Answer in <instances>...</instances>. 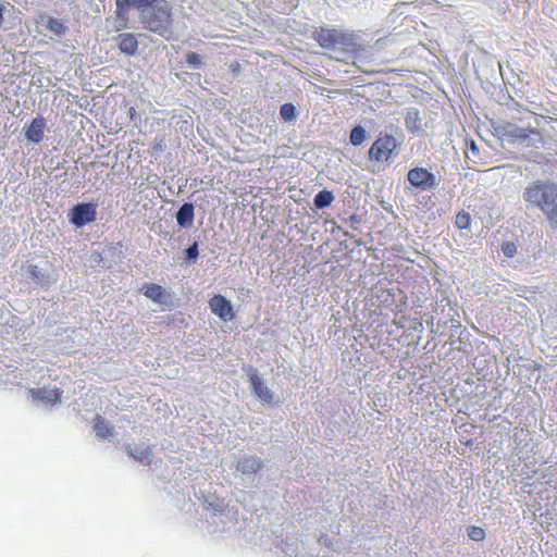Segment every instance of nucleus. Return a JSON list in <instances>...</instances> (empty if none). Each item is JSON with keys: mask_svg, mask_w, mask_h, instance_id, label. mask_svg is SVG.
Wrapping results in <instances>:
<instances>
[{"mask_svg": "<svg viewBox=\"0 0 557 557\" xmlns=\"http://www.w3.org/2000/svg\"><path fill=\"white\" fill-rule=\"evenodd\" d=\"M94 430L96 432L97 437L101 440H107L114 433V428L100 417H97Z\"/></svg>", "mask_w": 557, "mask_h": 557, "instance_id": "obj_20", "label": "nucleus"}, {"mask_svg": "<svg viewBox=\"0 0 557 557\" xmlns=\"http://www.w3.org/2000/svg\"><path fill=\"white\" fill-rule=\"evenodd\" d=\"M137 9L140 10V18L145 28L165 39L172 36L171 5L166 0H160Z\"/></svg>", "mask_w": 557, "mask_h": 557, "instance_id": "obj_1", "label": "nucleus"}, {"mask_svg": "<svg viewBox=\"0 0 557 557\" xmlns=\"http://www.w3.org/2000/svg\"><path fill=\"white\" fill-rule=\"evenodd\" d=\"M313 39L324 49H333L336 47H352L355 38L351 34L343 30L321 27L313 33Z\"/></svg>", "mask_w": 557, "mask_h": 557, "instance_id": "obj_4", "label": "nucleus"}, {"mask_svg": "<svg viewBox=\"0 0 557 557\" xmlns=\"http://www.w3.org/2000/svg\"><path fill=\"white\" fill-rule=\"evenodd\" d=\"M405 124L407 129L412 133H419L422 131V121L420 117V111L417 108H409L405 115Z\"/></svg>", "mask_w": 557, "mask_h": 557, "instance_id": "obj_19", "label": "nucleus"}, {"mask_svg": "<svg viewBox=\"0 0 557 557\" xmlns=\"http://www.w3.org/2000/svg\"><path fill=\"white\" fill-rule=\"evenodd\" d=\"M209 306L211 311L223 321H231L234 318L231 301L222 295L213 296L209 301Z\"/></svg>", "mask_w": 557, "mask_h": 557, "instance_id": "obj_12", "label": "nucleus"}, {"mask_svg": "<svg viewBox=\"0 0 557 557\" xmlns=\"http://www.w3.org/2000/svg\"><path fill=\"white\" fill-rule=\"evenodd\" d=\"M468 535L472 541L481 542L485 537V531L480 527H470Z\"/></svg>", "mask_w": 557, "mask_h": 557, "instance_id": "obj_28", "label": "nucleus"}, {"mask_svg": "<svg viewBox=\"0 0 557 557\" xmlns=\"http://www.w3.org/2000/svg\"><path fill=\"white\" fill-rule=\"evenodd\" d=\"M29 395L34 400L39 401L45 406H52L60 400L62 391L57 387L32 388L29 389Z\"/></svg>", "mask_w": 557, "mask_h": 557, "instance_id": "obj_13", "label": "nucleus"}, {"mask_svg": "<svg viewBox=\"0 0 557 557\" xmlns=\"http://www.w3.org/2000/svg\"><path fill=\"white\" fill-rule=\"evenodd\" d=\"M141 290L147 298L159 305H166L171 298V295L157 284H145Z\"/></svg>", "mask_w": 557, "mask_h": 557, "instance_id": "obj_16", "label": "nucleus"}, {"mask_svg": "<svg viewBox=\"0 0 557 557\" xmlns=\"http://www.w3.org/2000/svg\"><path fill=\"white\" fill-rule=\"evenodd\" d=\"M97 218V205L94 202H78L69 211V222L75 228H82L94 222Z\"/></svg>", "mask_w": 557, "mask_h": 557, "instance_id": "obj_6", "label": "nucleus"}, {"mask_svg": "<svg viewBox=\"0 0 557 557\" xmlns=\"http://www.w3.org/2000/svg\"><path fill=\"white\" fill-rule=\"evenodd\" d=\"M280 114H281V117L284 121L292 122V121H295L297 119L298 111H297L296 107L293 103L287 102V103H284V104L281 106Z\"/></svg>", "mask_w": 557, "mask_h": 557, "instance_id": "obj_23", "label": "nucleus"}, {"mask_svg": "<svg viewBox=\"0 0 557 557\" xmlns=\"http://www.w3.org/2000/svg\"><path fill=\"white\" fill-rule=\"evenodd\" d=\"M176 222L182 228H189L193 226L195 219V206L193 202H184L176 214Z\"/></svg>", "mask_w": 557, "mask_h": 557, "instance_id": "obj_17", "label": "nucleus"}, {"mask_svg": "<svg viewBox=\"0 0 557 557\" xmlns=\"http://www.w3.org/2000/svg\"><path fill=\"white\" fill-rule=\"evenodd\" d=\"M344 236L347 237V238H352L354 237V234L349 233V232H345L344 233Z\"/></svg>", "mask_w": 557, "mask_h": 557, "instance_id": "obj_35", "label": "nucleus"}, {"mask_svg": "<svg viewBox=\"0 0 557 557\" xmlns=\"http://www.w3.org/2000/svg\"><path fill=\"white\" fill-rule=\"evenodd\" d=\"M407 180L412 187L420 191L434 190L440 185L436 175L422 166H416L408 171Z\"/></svg>", "mask_w": 557, "mask_h": 557, "instance_id": "obj_5", "label": "nucleus"}, {"mask_svg": "<svg viewBox=\"0 0 557 557\" xmlns=\"http://www.w3.org/2000/svg\"><path fill=\"white\" fill-rule=\"evenodd\" d=\"M46 121L42 116L35 117L29 125L25 126V137L29 143L39 144L44 138Z\"/></svg>", "mask_w": 557, "mask_h": 557, "instance_id": "obj_15", "label": "nucleus"}, {"mask_svg": "<svg viewBox=\"0 0 557 557\" xmlns=\"http://www.w3.org/2000/svg\"><path fill=\"white\" fill-rule=\"evenodd\" d=\"M185 263L188 265H191L196 263L198 256H199V249H198V243L194 242L187 249H185Z\"/></svg>", "mask_w": 557, "mask_h": 557, "instance_id": "obj_24", "label": "nucleus"}, {"mask_svg": "<svg viewBox=\"0 0 557 557\" xmlns=\"http://www.w3.org/2000/svg\"><path fill=\"white\" fill-rule=\"evenodd\" d=\"M117 47L126 55H133L138 49V41L133 34H120L115 38Z\"/></svg>", "mask_w": 557, "mask_h": 557, "instance_id": "obj_18", "label": "nucleus"}, {"mask_svg": "<svg viewBox=\"0 0 557 557\" xmlns=\"http://www.w3.org/2000/svg\"><path fill=\"white\" fill-rule=\"evenodd\" d=\"M9 5H10V3L3 4L0 2V27L2 26L3 15H4V12L7 11V7H9Z\"/></svg>", "mask_w": 557, "mask_h": 557, "instance_id": "obj_31", "label": "nucleus"}, {"mask_svg": "<svg viewBox=\"0 0 557 557\" xmlns=\"http://www.w3.org/2000/svg\"><path fill=\"white\" fill-rule=\"evenodd\" d=\"M493 133L500 140L509 144H521L525 147H537L541 141L539 131L532 127H521L507 121L492 123Z\"/></svg>", "mask_w": 557, "mask_h": 557, "instance_id": "obj_3", "label": "nucleus"}, {"mask_svg": "<svg viewBox=\"0 0 557 557\" xmlns=\"http://www.w3.org/2000/svg\"><path fill=\"white\" fill-rule=\"evenodd\" d=\"M397 148V140L388 134H380L369 149V158L377 162L387 161Z\"/></svg>", "mask_w": 557, "mask_h": 557, "instance_id": "obj_7", "label": "nucleus"}, {"mask_svg": "<svg viewBox=\"0 0 557 557\" xmlns=\"http://www.w3.org/2000/svg\"><path fill=\"white\" fill-rule=\"evenodd\" d=\"M470 148L473 152H478V147L474 141L471 143Z\"/></svg>", "mask_w": 557, "mask_h": 557, "instance_id": "obj_34", "label": "nucleus"}, {"mask_svg": "<svg viewBox=\"0 0 557 557\" xmlns=\"http://www.w3.org/2000/svg\"><path fill=\"white\" fill-rule=\"evenodd\" d=\"M410 5L409 2H399L395 5V8L391 11L389 17L395 20L401 15H406L407 11L406 9Z\"/></svg>", "mask_w": 557, "mask_h": 557, "instance_id": "obj_26", "label": "nucleus"}, {"mask_svg": "<svg viewBox=\"0 0 557 557\" xmlns=\"http://www.w3.org/2000/svg\"><path fill=\"white\" fill-rule=\"evenodd\" d=\"M162 147H161V144H156L153 147H152V154H156L157 151L161 150Z\"/></svg>", "mask_w": 557, "mask_h": 557, "instance_id": "obj_33", "label": "nucleus"}, {"mask_svg": "<svg viewBox=\"0 0 557 557\" xmlns=\"http://www.w3.org/2000/svg\"><path fill=\"white\" fill-rule=\"evenodd\" d=\"M186 62L190 69L198 70L202 64V58L197 52L190 51L186 54Z\"/></svg>", "mask_w": 557, "mask_h": 557, "instance_id": "obj_25", "label": "nucleus"}, {"mask_svg": "<svg viewBox=\"0 0 557 557\" xmlns=\"http://www.w3.org/2000/svg\"><path fill=\"white\" fill-rule=\"evenodd\" d=\"M368 137V133L361 125H356L350 131L349 141L352 146H360Z\"/></svg>", "mask_w": 557, "mask_h": 557, "instance_id": "obj_22", "label": "nucleus"}, {"mask_svg": "<svg viewBox=\"0 0 557 557\" xmlns=\"http://www.w3.org/2000/svg\"><path fill=\"white\" fill-rule=\"evenodd\" d=\"M262 466L263 461L261 458L246 455L236 462L235 475L239 476L244 482L252 483L255 474Z\"/></svg>", "mask_w": 557, "mask_h": 557, "instance_id": "obj_8", "label": "nucleus"}, {"mask_svg": "<svg viewBox=\"0 0 557 557\" xmlns=\"http://www.w3.org/2000/svg\"><path fill=\"white\" fill-rule=\"evenodd\" d=\"M471 218L469 213L460 212L456 216V225L460 230H466L470 226Z\"/></svg>", "mask_w": 557, "mask_h": 557, "instance_id": "obj_27", "label": "nucleus"}, {"mask_svg": "<svg viewBox=\"0 0 557 557\" xmlns=\"http://www.w3.org/2000/svg\"><path fill=\"white\" fill-rule=\"evenodd\" d=\"M502 250L507 258H512L517 253V246L512 242H507L503 245Z\"/></svg>", "mask_w": 557, "mask_h": 557, "instance_id": "obj_29", "label": "nucleus"}, {"mask_svg": "<svg viewBox=\"0 0 557 557\" xmlns=\"http://www.w3.org/2000/svg\"><path fill=\"white\" fill-rule=\"evenodd\" d=\"M210 506H212V508L218 511V510H221L222 503L216 500L214 504H210Z\"/></svg>", "mask_w": 557, "mask_h": 557, "instance_id": "obj_32", "label": "nucleus"}, {"mask_svg": "<svg viewBox=\"0 0 557 557\" xmlns=\"http://www.w3.org/2000/svg\"><path fill=\"white\" fill-rule=\"evenodd\" d=\"M349 222L354 225V228L357 230V225L361 222V218L357 214H352L349 216Z\"/></svg>", "mask_w": 557, "mask_h": 557, "instance_id": "obj_30", "label": "nucleus"}, {"mask_svg": "<svg viewBox=\"0 0 557 557\" xmlns=\"http://www.w3.org/2000/svg\"><path fill=\"white\" fill-rule=\"evenodd\" d=\"M249 383L253 394L260 401L269 405H277L280 403V399L268 387L257 372H252L249 375Z\"/></svg>", "mask_w": 557, "mask_h": 557, "instance_id": "obj_9", "label": "nucleus"}, {"mask_svg": "<svg viewBox=\"0 0 557 557\" xmlns=\"http://www.w3.org/2000/svg\"><path fill=\"white\" fill-rule=\"evenodd\" d=\"M27 278L40 286H50L53 283L51 270L48 262L29 264L27 267Z\"/></svg>", "mask_w": 557, "mask_h": 557, "instance_id": "obj_10", "label": "nucleus"}, {"mask_svg": "<svg viewBox=\"0 0 557 557\" xmlns=\"http://www.w3.org/2000/svg\"><path fill=\"white\" fill-rule=\"evenodd\" d=\"M334 201V195L327 189L320 190L313 198V203L318 209H325Z\"/></svg>", "mask_w": 557, "mask_h": 557, "instance_id": "obj_21", "label": "nucleus"}, {"mask_svg": "<svg viewBox=\"0 0 557 557\" xmlns=\"http://www.w3.org/2000/svg\"><path fill=\"white\" fill-rule=\"evenodd\" d=\"M38 24L52 33L58 38L66 35L69 32V27L63 23L62 20L55 18L48 14L40 15Z\"/></svg>", "mask_w": 557, "mask_h": 557, "instance_id": "obj_14", "label": "nucleus"}, {"mask_svg": "<svg viewBox=\"0 0 557 557\" xmlns=\"http://www.w3.org/2000/svg\"><path fill=\"white\" fill-rule=\"evenodd\" d=\"M126 454L143 466H149L153 461L151 447L145 443L125 445Z\"/></svg>", "mask_w": 557, "mask_h": 557, "instance_id": "obj_11", "label": "nucleus"}, {"mask_svg": "<svg viewBox=\"0 0 557 557\" xmlns=\"http://www.w3.org/2000/svg\"><path fill=\"white\" fill-rule=\"evenodd\" d=\"M129 113H131V114H134V113H135L134 108H131V109H129Z\"/></svg>", "mask_w": 557, "mask_h": 557, "instance_id": "obj_36", "label": "nucleus"}, {"mask_svg": "<svg viewBox=\"0 0 557 557\" xmlns=\"http://www.w3.org/2000/svg\"><path fill=\"white\" fill-rule=\"evenodd\" d=\"M557 195V184L548 180H534L523 190L522 199L528 209H539L545 213Z\"/></svg>", "mask_w": 557, "mask_h": 557, "instance_id": "obj_2", "label": "nucleus"}]
</instances>
